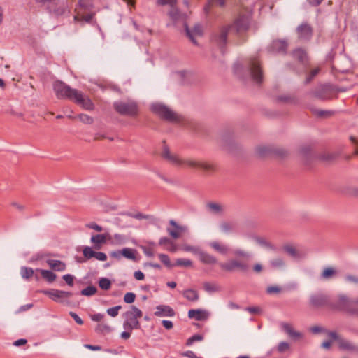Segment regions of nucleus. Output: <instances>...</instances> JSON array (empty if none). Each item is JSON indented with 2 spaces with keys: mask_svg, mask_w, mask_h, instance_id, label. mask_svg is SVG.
<instances>
[{
  "mask_svg": "<svg viewBox=\"0 0 358 358\" xmlns=\"http://www.w3.org/2000/svg\"><path fill=\"white\" fill-rule=\"evenodd\" d=\"M232 254L241 259L233 258L226 262H220L219 263L220 268L229 273L240 271L245 273L248 272L250 268L248 261L252 258V253L241 249H235Z\"/></svg>",
  "mask_w": 358,
  "mask_h": 358,
  "instance_id": "nucleus-1",
  "label": "nucleus"
},
{
  "mask_svg": "<svg viewBox=\"0 0 358 358\" xmlns=\"http://www.w3.org/2000/svg\"><path fill=\"white\" fill-rule=\"evenodd\" d=\"M163 151L162 152V157L176 165H186L192 168H198L203 170L204 171H215V166L212 164H209L205 162H199L192 159L182 160L178 158L177 155H172L170 152L169 147L166 145V141H163Z\"/></svg>",
  "mask_w": 358,
  "mask_h": 358,
  "instance_id": "nucleus-2",
  "label": "nucleus"
},
{
  "mask_svg": "<svg viewBox=\"0 0 358 358\" xmlns=\"http://www.w3.org/2000/svg\"><path fill=\"white\" fill-rule=\"evenodd\" d=\"M338 295L331 296L322 292L313 294L309 299L310 305L315 308H324L336 311Z\"/></svg>",
  "mask_w": 358,
  "mask_h": 358,
  "instance_id": "nucleus-3",
  "label": "nucleus"
},
{
  "mask_svg": "<svg viewBox=\"0 0 358 358\" xmlns=\"http://www.w3.org/2000/svg\"><path fill=\"white\" fill-rule=\"evenodd\" d=\"M151 111L163 120L179 123L182 117L171 110L168 106L162 103H153L150 106Z\"/></svg>",
  "mask_w": 358,
  "mask_h": 358,
  "instance_id": "nucleus-4",
  "label": "nucleus"
},
{
  "mask_svg": "<svg viewBox=\"0 0 358 358\" xmlns=\"http://www.w3.org/2000/svg\"><path fill=\"white\" fill-rule=\"evenodd\" d=\"M336 311L358 316V298H350L345 294H338Z\"/></svg>",
  "mask_w": 358,
  "mask_h": 358,
  "instance_id": "nucleus-5",
  "label": "nucleus"
},
{
  "mask_svg": "<svg viewBox=\"0 0 358 358\" xmlns=\"http://www.w3.org/2000/svg\"><path fill=\"white\" fill-rule=\"evenodd\" d=\"M143 315V312L135 306H131L130 309L126 311L123 317V327L125 330L132 331L133 329H141V324L138 320Z\"/></svg>",
  "mask_w": 358,
  "mask_h": 358,
  "instance_id": "nucleus-6",
  "label": "nucleus"
},
{
  "mask_svg": "<svg viewBox=\"0 0 358 358\" xmlns=\"http://www.w3.org/2000/svg\"><path fill=\"white\" fill-rule=\"evenodd\" d=\"M300 153L303 157L306 164L311 162L315 159H318L324 162H331L336 159L339 155L338 152H324L316 155L312 152V149L309 145L301 147L300 149Z\"/></svg>",
  "mask_w": 358,
  "mask_h": 358,
  "instance_id": "nucleus-7",
  "label": "nucleus"
},
{
  "mask_svg": "<svg viewBox=\"0 0 358 358\" xmlns=\"http://www.w3.org/2000/svg\"><path fill=\"white\" fill-rule=\"evenodd\" d=\"M113 108L121 115L135 117L138 115V106L133 101H115Z\"/></svg>",
  "mask_w": 358,
  "mask_h": 358,
  "instance_id": "nucleus-8",
  "label": "nucleus"
},
{
  "mask_svg": "<svg viewBox=\"0 0 358 358\" xmlns=\"http://www.w3.org/2000/svg\"><path fill=\"white\" fill-rule=\"evenodd\" d=\"M39 292L46 295L50 299L56 303L63 305L70 306L71 302L69 300L73 296V292L59 290L56 289H42Z\"/></svg>",
  "mask_w": 358,
  "mask_h": 358,
  "instance_id": "nucleus-9",
  "label": "nucleus"
},
{
  "mask_svg": "<svg viewBox=\"0 0 358 358\" xmlns=\"http://www.w3.org/2000/svg\"><path fill=\"white\" fill-rule=\"evenodd\" d=\"M256 154L259 157H266L274 155L283 158L288 155L287 151L284 148H275L270 145H260L255 149Z\"/></svg>",
  "mask_w": 358,
  "mask_h": 358,
  "instance_id": "nucleus-10",
  "label": "nucleus"
},
{
  "mask_svg": "<svg viewBox=\"0 0 358 358\" xmlns=\"http://www.w3.org/2000/svg\"><path fill=\"white\" fill-rule=\"evenodd\" d=\"M250 20V13L239 14L230 28L237 32L245 31L249 29Z\"/></svg>",
  "mask_w": 358,
  "mask_h": 358,
  "instance_id": "nucleus-11",
  "label": "nucleus"
},
{
  "mask_svg": "<svg viewBox=\"0 0 358 358\" xmlns=\"http://www.w3.org/2000/svg\"><path fill=\"white\" fill-rule=\"evenodd\" d=\"M250 71L252 80L260 83L263 81V72L259 59L255 57L250 59Z\"/></svg>",
  "mask_w": 358,
  "mask_h": 358,
  "instance_id": "nucleus-12",
  "label": "nucleus"
},
{
  "mask_svg": "<svg viewBox=\"0 0 358 358\" xmlns=\"http://www.w3.org/2000/svg\"><path fill=\"white\" fill-rule=\"evenodd\" d=\"M169 224L174 227V229L168 227L166 231L168 234L174 239L180 238L182 234L188 232V227L185 225L178 224L174 220H170Z\"/></svg>",
  "mask_w": 358,
  "mask_h": 358,
  "instance_id": "nucleus-13",
  "label": "nucleus"
},
{
  "mask_svg": "<svg viewBox=\"0 0 358 358\" xmlns=\"http://www.w3.org/2000/svg\"><path fill=\"white\" fill-rule=\"evenodd\" d=\"M74 102L87 110H93L94 108L92 100L88 96H84L81 91H78Z\"/></svg>",
  "mask_w": 358,
  "mask_h": 358,
  "instance_id": "nucleus-14",
  "label": "nucleus"
},
{
  "mask_svg": "<svg viewBox=\"0 0 358 358\" xmlns=\"http://www.w3.org/2000/svg\"><path fill=\"white\" fill-rule=\"evenodd\" d=\"M209 317L207 310L203 309H191L188 311V317L195 319L196 321L206 320Z\"/></svg>",
  "mask_w": 358,
  "mask_h": 358,
  "instance_id": "nucleus-15",
  "label": "nucleus"
},
{
  "mask_svg": "<svg viewBox=\"0 0 358 358\" xmlns=\"http://www.w3.org/2000/svg\"><path fill=\"white\" fill-rule=\"evenodd\" d=\"M154 315L157 317H173L176 315L174 310L167 305H159L156 307Z\"/></svg>",
  "mask_w": 358,
  "mask_h": 358,
  "instance_id": "nucleus-16",
  "label": "nucleus"
},
{
  "mask_svg": "<svg viewBox=\"0 0 358 358\" xmlns=\"http://www.w3.org/2000/svg\"><path fill=\"white\" fill-rule=\"evenodd\" d=\"M338 91H312L311 96L319 99L327 101L337 98Z\"/></svg>",
  "mask_w": 358,
  "mask_h": 358,
  "instance_id": "nucleus-17",
  "label": "nucleus"
},
{
  "mask_svg": "<svg viewBox=\"0 0 358 358\" xmlns=\"http://www.w3.org/2000/svg\"><path fill=\"white\" fill-rule=\"evenodd\" d=\"M197 255L199 260L204 264L213 265L217 263V259L215 257L201 249L198 252Z\"/></svg>",
  "mask_w": 358,
  "mask_h": 358,
  "instance_id": "nucleus-18",
  "label": "nucleus"
},
{
  "mask_svg": "<svg viewBox=\"0 0 358 358\" xmlns=\"http://www.w3.org/2000/svg\"><path fill=\"white\" fill-rule=\"evenodd\" d=\"M296 31L299 35V38L304 40L310 38L313 33L311 27L306 23L302 24L298 27Z\"/></svg>",
  "mask_w": 358,
  "mask_h": 358,
  "instance_id": "nucleus-19",
  "label": "nucleus"
},
{
  "mask_svg": "<svg viewBox=\"0 0 358 358\" xmlns=\"http://www.w3.org/2000/svg\"><path fill=\"white\" fill-rule=\"evenodd\" d=\"M292 57L294 59L303 65H307L308 64L309 58L308 54L301 48H298L294 50L292 52Z\"/></svg>",
  "mask_w": 358,
  "mask_h": 358,
  "instance_id": "nucleus-20",
  "label": "nucleus"
},
{
  "mask_svg": "<svg viewBox=\"0 0 358 358\" xmlns=\"http://www.w3.org/2000/svg\"><path fill=\"white\" fill-rule=\"evenodd\" d=\"M185 31L187 36L192 41V42L194 44H196V41L195 40L196 36H201L203 34L202 27L199 24H196L192 30H190L188 27L185 24Z\"/></svg>",
  "mask_w": 358,
  "mask_h": 358,
  "instance_id": "nucleus-21",
  "label": "nucleus"
},
{
  "mask_svg": "<svg viewBox=\"0 0 358 358\" xmlns=\"http://www.w3.org/2000/svg\"><path fill=\"white\" fill-rule=\"evenodd\" d=\"M108 234H100L93 235L91 237V243L94 244V248L96 250L101 249L102 245L107 241Z\"/></svg>",
  "mask_w": 358,
  "mask_h": 358,
  "instance_id": "nucleus-22",
  "label": "nucleus"
},
{
  "mask_svg": "<svg viewBox=\"0 0 358 358\" xmlns=\"http://www.w3.org/2000/svg\"><path fill=\"white\" fill-rule=\"evenodd\" d=\"M58 99H69L74 102L78 91H55Z\"/></svg>",
  "mask_w": 358,
  "mask_h": 358,
  "instance_id": "nucleus-23",
  "label": "nucleus"
},
{
  "mask_svg": "<svg viewBox=\"0 0 358 358\" xmlns=\"http://www.w3.org/2000/svg\"><path fill=\"white\" fill-rule=\"evenodd\" d=\"M283 330L292 338L299 339L302 338L303 334L301 332L295 331L292 327L287 323H283L282 324Z\"/></svg>",
  "mask_w": 358,
  "mask_h": 358,
  "instance_id": "nucleus-24",
  "label": "nucleus"
},
{
  "mask_svg": "<svg viewBox=\"0 0 358 358\" xmlns=\"http://www.w3.org/2000/svg\"><path fill=\"white\" fill-rule=\"evenodd\" d=\"M47 264L49 266L56 271H63L66 269V264L60 260L48 259Z\"/></svg>",
  "mask_w": 358,
  "mask_h": 358,
  "instance_id": "nucleus-25",
  "label": "nucleus"
},
{
  "mask_svg": "<svg viewBox=\"0 0 358 358\" xmlns=\"http://www.w3.org/2000/svg\"><path fill=\"white\" fill-rule=\"evenodd\" d=\"M137 254V250L133 248H124L123 249H122V257L128 259L133 260L134 262L138 261V259L136 257Z\"/></svg>",
  "mask_w": 358,
  "mask_h": 358,
  "instance_id": "nucleus-26",
  "label": "nucleus"
},
{
  "mask_svg": "<svg viewBox=\"0 0 358 358\" xmlns=\"http://www.w3.org/2000/svg\"><path fill=\"white\" fill-rule=\"evenodd\" d=\"M182 295L189 301H196L199 299V293L196 290L193 289H187L183 291Z\"/></svg>",
  "mask_w": 358,
  "mask_h": 358,
  "instance_id": "nucleus-27",
  "label": "nucleus"
},
{
  "mask_svg": "<svg viewBox=\"0 0 358 358\" xmlns=\"http://www.w3.org/2000/svg\"><path fill=\"white\" fill-rule=\"evenodd\" d=\"M209 245L216 252L222 255L227 254L229 248L223 244H220L217 241H212L209 243Z\"/></svg>",
  "mask_w": 358,
  "mask_h": 358,
  "instance_id": "nucleus-28",
  "label": "nucleus"
},
{
  "mask_svg": "<svg viewBox=\"0 0 358 358\" xmlns=\"http://www.w3.org/2000/svg\"><path fill=\"white\" fill-rule=\"evenodd\" d=\"M40 271L41 276L48 282H52L56 280L57 275L51 271L44 269H37Z\"/></svg>",
  "mask_w": 358,
  "mask_h": 358,
  "instance_id": "nucleus-29",
  "label": "nucleus"
},
{
  "mask_svg": "<svg viewBox=\"0 0 358 358\" xmlns=\"http://www.w3.org/2000/svg\"><path fill=\"white\" fill-rule=\"evenodd\" d=\"M113 331V328L106 323H99L95 327V331L99 334H109Z\"/></svg>",
  "mask_w": 358,
  "mask_h": 358,
  "instance_id": "nucleus-30",
  "label": "nucleus"
},
{
  "mask_svg": "<svg viewBox=\"0 0 358 358\" xmlns=\"http://www.w3.org/2000/svg\"><path fill=\"white\" fill-rule=\"evenodd\" d=\"M339 348L342 350L348 351H355L357 350L355 345H353L350 341L341 338L338 341Z\"/></svg>",
  "mask_w": 358,
  "mask_h": 358,
  "instance_id": "nucleus-31",
  "label": "nucleus"
},
{
  "mask_svg": "<svg viewBox=\"0 0 358 358\" xmlns=\"http://www.w3.org/2000/svg\"><path fill=\"white\" fill-rule=\"evenodd\" d=\"M336 275V271L331 268H325L321 273L320 278L322 280H329L333 278Z\"/></svg>",
  "mask_w": 358,
  "mask_h": 358,
  "instance_id": "nucleus-32",
  "label": "nucleus"
},
{
  "mask_svg": "<svg viewBox=\"0 0 358 358\" xmlns=\"http://www.w3.org/2000/svg\"><path fill=\"white\" fill-rule=\"evenodd\" d=\"M276 101L278 103L296 104L297 103L296 99L294 96L288 95H282L276 97Z\"/></svg>",
  "mask_w": 358,
  "mask_h": 358,
  "instance_id": "nucleus-33",
  "label": "nucleus"
},
{
  "mask_svg": "<svg viewBox=\"0 0 358 358\" xmlns=\"http://www.w3.org/2000/svg\"><path fill=\"white\" fill-rule=\"evenodd\" d=\"M69 11V8L67 5H66L65 3H62L61 5L57 4L55 8L52 10V12L58 16L63 15Z\"/></svg>",
  "mask_w": 358,
  "mask_h": 358,
  "instance_id": "nucleus-34",
  "label": "nucleus"
},
{
  "mask_svg": "<svg viewBox=\"0 0 358 358\" xmlns=\"http://www.w3.org/2000/svg\"><path fill=\"white\" fill-rule=\"evenodd\" d=\"M20 274L24 279L28 280L34 275V270L30 267L22 266Z\"/></svg>",
  "mask_w": 358,
  "mask_h": 358,
  "instance_id": "nucleus-35",
  "label": "nucleus"
},
{
  "mask_svg": "<svg viewBox=\"0 0 358 358\" xmlns=\"http://www.w3.org/2000/svg\"><path fill=\"white\" fill-rule=\"evenodd\" d=\"M97 292V288L94 285H90L80 291V294L86 296H92Z\"/></svg>",
  "mask_w": 358,
  "mask_h": 358,
  "instance_id": "nucleus-36",
  "label": "nucleus"
},
{
  "mask_svg": "<svg viewBox=\"0 0 358 358\" xmlns=\"http://www.w3.org/2000/svg\"><path fill=\"white\" fill-rule=\"evenodd\" d=\"M221 231L224 233H229L234 229V224L229 222H222L220 225Z\"/></svg>",
  "mask_w": 358,
  "mask_h": 358,
  "instance_id": "nucleus-37",
  "label": "nucleus"
},
{
  "mask_svg": "<svg viewBox=\"0 0 358 358\" xmlns=\"http://www.w3.org/2000/svg\"><path fill=\"white\" fill-rule=\"evenodd\" d=\"M207 208L214 213H221L223 211L222 206L217 203L210 202L207 204Z\"/></svg>",
  "mask_w": 358,
  "mask_h": 358,
  "instance_id": "nucleus-38",
  "label": "nucleus"
},
{
  "mask_svg": "<svg viewBox=\"0 0 358 358\" xmlns=\"http://www.w3.org/2000/svg\"><path fill=\"white\" fill-rule=\"evenodd\" d=\"M272 46L273 49L276 51H285L287 48V43L282 41H274L273 42Z\"/></svg>",
  "mask_w": 358,
  "mask_h": 358,
  "instance_id": "nucleus-39",
  "label": "nucleus"
},
{
  "mask_svg": "<svg viewBox=\"0 0 358 358\" xmlns=\"http://www.w3.org/2000/svg\"><path fill=\"white\" fill-rule=\"evenodd\" d=\"M99 286L101 289L108 290L111 287V282L107 278H101L99 280Z\"/></svg>",
  "mask_w": 358,
  "mask_h": 358,
  "instance_id": "nucleus-40",
  "label": "nucleus"
},
{
  "mask_svg": "<svg viewBox=\"0 0 358 358\" xmlns=\"http://www.w3.org/2000/svg\"><path fill=\"white\" fill-rule=\"evenodd\" d=\"M276 350L279 353H285L290 350V345L286 341H281L277 345Z\"/></svg>",
  "mask_w": 358,
  "mask_h": 358,
  "instance_id": "nucleus-41",
  "label": "nucleus"
},
{
  "mask_svg": "<svg viewBox=\"0 0 358 358\" xmlns=\"http://www.w3.org/2000/svg\"><path fill=\"white\" fill-rule=\"evenodd\" d=\"M226 1H225V0H209L208 3L204 7V10H206V12H208V10H210V7L213 6V3H215L220 7L223 8L225 6Z\"/></svg>",
  "mask_w": 358,
  "mask_h": 358,
  "instance_id": "nucleus-42",
  "label": "nucleus"
},
{
  "mask_svg": "<svg viewBox=\"0 0 358 358\" xmlns=\"http://www.w3.org/2000/svg\"><path fill=\"white\" fill-rule=\"evenodd\" d=\"M169 16L174 21L177 22L182 17V15L179 12V10L175 7H171V10L169 11Z\"/></svg>",
  "mask_w": 358,
  "mask_h": 358,
  "instance_id": "nucleus-43",
  "label": "nucleus"
},
{
  "mask_svg": "<svg viewBox=\"0 0 358 358\" xmlns=\"http://www.w3.org/2000/svg\"><path fill=\"white\" fill-rule=\"evenodd\" d=\"M174 266L189 267L192 266V262L189 259L180 258L176 259Z\"/></svg>",
  "mask_w": 358,
  "mask_h": 358,
  "instance_id": "nucleus-44",
  "label": "nucleus"
},
{
  "mask_svg": "<svg viewBox=\"0 0 358 358\" xmlns=\"http://www.w3.org/2000/svg\"><path fill=\"white\" fill-rule=\"evenodd\" d=\"M158 257L162 263H163L166 267L171 268L174 266V264L171 263L169 257L166 254H159Z\"/></svg>",
  "mask_w": 358,
  "mask_h": 358,
  "instance_id": "nucleus-45",
  "label": "nucleus"
},
{
  "mask_svg": "<svg viewBox=\"0 0 358 358\" xmlns=\"http://www.w3.org/2000/svg\"><path fill=\"white\" fill-rule=\"evenodd\" d=\"M78 117L83 123L86 124H92L94 122L93 117L87 114H84V113L79 114Z\"/></svg>",
  "mask_w": 358,
  "mask_h": 358,
  "instance_id": "nucleus-46",
  "label": "nucleus"
},
{
  "mask_svg": "<svg viewBox=\"0 0 358 358\" xmlns=\"http://www.w3.org/2000/svg\"><path fill=\"white\" fill-rule=\"evenodd\" d=\"M95 251L92 250V248L90 246H85L83 250V256L86 259H90L92 257H94Z\"/></svg>",
  "mask_w": 358,
  "mask_h": 358,
  "instance_id": "nucleus-47",
  "label": "nucleus"
},
{
  "mask_svg": "<svg viewBox=\"0 0 358 358\" xmlns=\"http://www.w3.org/2000/svg\"><path fill=\"white\" fill-rule=\"evenodd\" d=\"M203 289L208 292H215L219 290L217 285L213 283L206 282L203 283Z\"/></svg>",
  "mask_w": 358,
  "mask_h": 358,
  "instance_id": "nucleus-48",
  "label": "nucleus"
},
{
  "mask_svg": "<svg viewBox=\"0 0 358 358\" xmlns=\"http://www.w3.org/2000/svg\"><path fill=\"white\" fill-rule=\"evenodd\" d=\"M203 339V336L202 335L196 334L187 340L186 345L189 346L192 345L195 341H201Z\"/></svg>",
  "mask_w": 358,
  "mask_h": 358,
  "instance_id": "nucleus-49",
  "label": "nucleus"
},
{
  "mask_svg": "<svg viewBox=\"0 0 358 358\" xmlns=\"http://www.w3.org/2000/svg\"><path fill=\"white\" fill-rule=\"evenodd\" d=\"M270 264L273 268H280L285 265V262L281 258H276L270 261Z\"/></svg>",
  "mask_w": 358,
  "mask_h": 358,
  "instance_id": "nucleus-50",
  "label": "nucleus"
},
{
  "mask_svg": "<svg viewBox=\"0 0 358 358\" xmlns=\"http://www.w3.org/2000/svg\"><path fill=\"white\" fill-rule=\"evenodd\" d=\"M178 0H157V3L159 6H170L173 7L176 5Z\"/></svg>",
  "mask_w": 358,
  "mask_h": 358,
  "instance_id": "nucleus-51",
  "label": "nucleus"
},
{
  "mask_svg": "<svg viewBox=\"0 0 358 358\" xmlns=\"http://www.w3.org/2000/svg\"><path fill=\"white\" fill-rule=\"evenodd\" d=\"M122 308L121 306H116L110 308H108L106 312L111 317H116L118 315V311Z\"/></svg>",
  "mask_w": 358,
  "mask_h": 358,
  "instance_id": "nucleus-52",
  "label": "nucleus"
},
{
  "mask_svg": "<svg viewBox=\"0 0 358 358\" xmlns=\"http://www.w3.org/2000/svg\"><path fill=\"white\" fill-rule=\"evenodd\" d=\"M136 299V294L133 292H127L124 296V301L127 303H132Z\"/></svg>",
  "mask_w": 358,
  "mask_h": 358,
  "instance_id": "nucleus-53",
  "label": "nucleus"
},
{
  "mask_svg": "<svg viewBox=\"0 0 358 358\" xmlns=\"http://www.w3.org/2000/svg\"><path fill=\"white\" fill-rule=\"evenodd\" d=\"M284 250L290 256L295 257L297 256L296 250L292 245H285L283 248Z\"/></svg>",
  "mask_w": 358,
  "mask_h": 358,
  "instance_id": "nucleus-54",
  "label": "nucleus"
},
{
  "mask_svg": "<svg viewBox=\"0 0 358 358\" xmlns=\"http://www.w3.org/2000/svg\"><path fill=\"white\" fill-rule=\"evenodd\" d=\"M182 250L185 252H191L197 255L200 248L198 247H194L189 245H184L182 246Z\"/></svg>",
  "mask_w": 358,
  "mask_h": 358,
  "instance_id": "nucleus-55",
  "label": "nucleus"
},
{
  "mask_svg": "<svg viewBox=\"0 0 358 358\" xmlns=\"http://www.w3.org/2000/svg\"><path fill=\"white\" fill-rule=\"evenodd\" d=\"M122 215H127V216H129V217H133V218H136V219H138V220L148 219V215H144V214H143L141 213H136V214L128 213H124V214H122Z\"/></svg>",
  "mask_w": 358,
  "mask_h": 358,
  "instance_id": "nucleus-56",
  "label": "nucleus"
},
{
  "mask_svg": "<svg viewBox=\"0 0 358 358\" xmlns=\"http://www.w3.org/2000/svg\"><path fill=\"white\" fill-rule=\"evenodd\" d=\"M245 310L252 315H259L262 313V309L257 306H249L245 308Z\"/></svg>",
  "mask_w": 358,
  "mask_h": 358,
  "instance_id": "nucleus-57",
  "label": "nucleus"
},
{
  "mask_svg": "<svg viewBox=\"0 0 358 358\" xmlns=\"http://www.w3.org/2000/svg\"><path fill=\"white\" fill-rule=\"evenodd\" d=\"M320 71V67H316L311 70L310 74L306 78V83H310L312 78L315 76Z\"/></svg>",
  "mask_w": 358,
  "mask_h": 358,
  "instance_id": "nucleus-58",
  "label": "nucleus"
},
{
  "mask_svg": "<svg viewBox=\"0 0 358 358\" xmlns=\"http://www.w3.org/2000/svg\"><path fill=\"white\" fill-rule=\"evenodd\" d=\"M281 291V288L278 286H268L266 288V293L268 294H278Z\"/></svg>",
  "mask_w": 358,
  "mask_h": 358,
  "instance_id": "nucleus-59",
  "label": "nucleus"
},
{
  "mask_svg": "<svg viewBox=\"0 0 358 358\" xmlns=\"http://www.w3.org/2000/svg\"><path fill=\"white\" fill-rule=\"evenodd\" d=\"M62 278L64 279V280L66 282V283L69 285V286H73V280H74V276L71 275V274H66V275H64Z\"/></svg>",
  "mask_w": 358,
  "mask_h": 358,
  "instance_id": "nucleus-60",
  "label": "nucleus"
},
{
  "mask_svg": "<svg viewBox=\"0 0 358 358\" xmlns=\"http://www.w3.org/2000/svg\"><path fill=\"white\" fill-rule=\"evenodd\" d=\"M86 227L96 230V231H103V227L94 222L87 224Z\"/></svg>",
  "mask_w": 358,
  "mask_h": 358,
  "instance_id": "nucleus-61",
  "label": "nucleus"
},
{
  "mask_svg": "<svg viewBox=\"0 0 358 358\" xmlns=\"http://www.w3.org/2000/svg\"><path fill=\"white\" fill-rule=\"evenodd\" d=\"M54 90H71L62 81H56L54 83Z\"/></svg>",
  "mask_w": 358,
  "mask_h": 358,
  "instance_id": "nucleus-62",
  "label": "nucleus"
},
{
  "mask_svg": "<svg viewBox=\"0 0 358 358\" xmlns=\"http://www.w3.org/2000/svg\"><path fill=\"white\" fill-rule=\"evenodd\" d=\"M69 315L78 324H79V325L83 324V323H84L83 320L78 316V314H76L74 312L71 311V312H69Z\"/></svg>",
  "mask_w": 358,
  "mask_h": 358,
  "instance_id": "nucleus-63",
  "label": "nucleus"
},
{
  "mask_svg": "<svg viewBox=\"0 0 358 358\" xmlns=\"http://www.w3.org/2000/svg\"><path fill=\"white\" fill-rule=\"evenodd\" d=\"M315 114L319 117H326L330 116L332 114V112L330 110H318L315 111Z\"/></svg>",
  "mask_w": 358,
  "mask_h": 358,
  "instance_id": "nucleus-64",
  "label": "nucleus"
}]
</instances>
